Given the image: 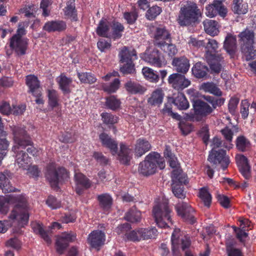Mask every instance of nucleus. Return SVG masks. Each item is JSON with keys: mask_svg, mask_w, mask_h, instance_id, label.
Masks as SVG:
<instances>
[{"mask_svg": "<svg viewBox=\"0 0 256 256\" xmlns=\"http://www.w3.org/2000/svg\"><path fill=\"white\" fill-rule=\"evenodd\" d=\"M9 202L16 204L9 218L18 224L20 226L27 224L29 218L28 204L26 198L24 195L10 196Z\"/></svg>", "mask_w": 256, "mask_h": 256, "instance_id": "obj_1", "label": "nucleus"}, {"mask_svg": "<svg viewBox=\"0 0 256 256\" xmlns=\"http://www.w3.org/2000/svg\"><path fill=\"white\" fill-rule=\"evenodd\" d=\"M102 145L108 148L112 155L118 154V159L123 164H128L132 158V150L126 144H120V150L118 152V144L108 134L104 132L99 136Z\"/></svg>", "mask_w": 256, "mask_h": 256, "instance_id": "obj_2", "label": "nucleus"}, {"mask_svg": "<svg viewBox=\"0 0 256 256\" xmlns=\"http://www.w3.org/2000/svg\"><path fill=\"white\" fill-rule=\"evenodd\" d=\"M200 16L201 12L196 4L188 2L182 5L176 21L180 26H188L198 22Z\"/></svg>", "mask_w": 256, "mask_h": 256, "instance_id": "obj_3", "label": "nucleus"}, {"mask_svg": "<svg viewBox=\"0 0 256 256\" xmlns=\"http://www.w3.org/2000/svg\"><path fill=\"white\" fill-rule=\"evenodd\" d=\"M157 165L160 169L164 168V160L159 154L151 152L146 156L144 160L140 162L138 172L144 176L152 175L156 172Z\"/></svg>", "mask_w": 256, "mask_h": 256, "instance_id": "obj_4", "label": "nucleus"}, {"mask_svg": "<svg viewBox=\"0 0 256 256\" xmlns=\"http://www.w3.org/2000/svg\"><path fill=\"white\" fill-rule=\"evenodd\" d=\"M254 38V34L252 30L246 28L241 32V52L242 58L246 61L256 58Z\"/></svg>", "mask_w": 256, "mask_h": 256, "instance_id": "obj_5", "label": "nucleus"}, {"mask_svg": "<svg viewBox=\"0 0 256 256\" xmlns=\"http://www.w3.org/2000/svg\"><path fill=\"white\" fill-rule=\"evenodd\" d=\"M170 212L166 200H164L154 207L152 214L158 227L164 228L168 226V222L171 220Z\"/></svg>", "mask_w": 256, "mask_h": 256, "instance_id": "obj_6", "label": "nucleus"}, {"mask_svg": "<svg viewBox=\"0 0 256 256\" xmlns=\"http://www.w3.org/2000/svg\"><path fill=\"white\" fill-rule=\"evenodd\" d=\"M12 130L15 144L12 148L13 150H18V148H25L26 146L30 144L31 141L23 128L14 126Z\"/></svg>", "mask_w": 256, "mask_h": 256, "instance_id": "obj_7", "label": "nucleus"}, {"mask_svg": "<svg viewBox=\"0 0 256 256\" xmlns=\"http://www.w3.org/2000/svg\"><path fill=\"white\" fill-rule=\"evenodd\" d=\"M12 130L15 144L12 148L13 150H18V148H25L26 146L30 144L31 141L23 128L14 126Z\"/></svg>", "mask_w": 256, "mask_h": 256, "instance_id": "obj_8", "label": "nucleus"}, {"mask_svg": "<svg viewBox=\"0 0 256 256\" xmlns=\"http://www.w3.org/2000/svg\"><path fill=\"white\" fill-rule=\"evenodd\" d=\"M65 171V169L62 168L56 170L54 164H50L47 167L46 177L52 188H57L59 182L66 176Z\"/></svg>", "mask_w": 256, "mask_h": 256, "instance_id": "obj_9", "label": "nucleus"}, {"mask_svg": "<svg viewBox=\"0 0 256 256\" xmlns=\"http://www.w3.org/2000/svg\"><path fill=\"white\" fill-rule=\"evenodd\" d=\"M178 214L184 220L194 224L196 222L194 210L186 202H182L178 203L176 206Z\"/></svg>", "mask_w": 256, "mask_h": 256, "instance_id": "obj_10", "label": "nucleus"}, {"mask_svg": "<svg viewBox=\"0 0 256 256\" xmlns=\"http://www.w3.org/2000/svg\"><path fill=\"white\" fill-rule=\"evenodd\" d=\"M208 160L214 164L216 166L220 165L224 170L227 168L230 163L229 159L226 156V151L223 150H220L218 151L212 150Z\"/></svg>", "mask_w": 256, "mask_h": 256, "instance_id": "obj_11", "label": "nucleus"}, {"mask_svg": "<svg viewBox=\"0 0 256 256\" xmlns=\"http://www.w3.org/2000/svg\"><path fill=\"white\" fill-rule=\"evenodd\" d=\"M241 175L245 180L243 182H241V189H245L249 186L252 179V170L250 160L242 154H241Z\"/></svg>", "mask_w": 256, "mask_h": 256, "instance_id": "obj_12", "label": "nucleus"}, {"mask_svg": "<svg viewBox=\"0 0 256 256\" xmlns=\"http://www.w3.org/2000/svg\"><path fill=\"white\" fill-rule=\"evenodd\" d=\"M205 58L209 65L211 74H218L222 71L223 58L220 55L207 52L205 54Z\"/></svg>", "mask_w": 256, "mask_h": 256, "instance_id": "obj_13", "label": "nucleus"}, {"mask_svg": "<svg viewBox=\"0 0 256 256\" xmlns=\"http://www.w3.org/2000/svg\"><path fill=\"white\" fill-rule=\"evenodd\" d=\"M168 82L172 88L178 90H183L191 84L190 81L184 76L178 73L170 74L168 76Z\"/></svg>", "mask_w": 256, "mask_h": 256, "instance_id": "obj_14", "label": "nucleus"}, {"mask_svg": "<svg viewBox=\"0 0 256 256\" xmlns=\"http://www.w3.org/2000/svg\"><path fill=\"white\" fill-rule=\"evenodd\" d=\"M166 41L170 42L171 36L169 31L164 26H159L156 28L154 36V44L158 47Z\"/></svg>", "mask_w": 256, "mask_h": 256, "instance_id": "obj_15", "label": "nucleus"}, {"mask_svg": "<svg viewBox=\"0 0 256 256\" xmlns=\"http://www.w3.org/2000/svg\"><path fill=\"white\" fill-rule=\"evenodd\" d=\"M76 236L74 234L64 233L58 237L56 242V250L59 254H62L68 246V244L74 241Z\"/></svg>", "mask_w": 256, "mask_h": 256, "instance_id": "obj_16", "label": "nucleus"}, {"mask_svg": "<svg viewBox=\"0 0 256 256\" xmlns=\"http://www.w3.org/2000/svg\"><path fill=\"white\" fill-rule=\"evenodd\" d=\"M74 180L76 192L79 195L82 194L84 190L91 186L90 180L80 172L75 173Z\"/></svg>", "mask_w": 256, "mask_h": 256, "instance_id": "obj_17", "label": "nucleus"}, {"mask_svg": "<svg viewBox=\"0 0 256 256\" xmlns=\"http://www.w3.org/2000/svg\"><path fill=\"white\" fill-rule=\"evenodd\" d=\"M28 46V40L13 36L10 41V47L18 55H24Z\"/></svg>", "mask_w": 256, "mask_h": 256, "instance_id": "obj_18", "label": "nucleus"}, {"mask_svg": "<svg viewBox=\"0 0 256 256\" xmlns=\"http://www.w3.org/2000/svg\"><path fill=\"white\" fill-rule=\"evenodd\" d=\"M193 106L196 114L202 116H206L214 110L213 108L207 103L200 100L194 102ZM196 119L198 121L200 120L198 118V116H197Z\"/></svg>", "mask_w": 256, "mask_h": 256, "instance_id": "obj_19", "label": "nucleus"}, {"mask_svg": "<svg viewBox=\"0 0 256 256\" xmlns=\"http://www.w3.org/2000/svg\"><path fill=\"white\" fill-rule=\"evenodd\" d=\"M88 242L92 247L99 250L105 242V234L101 230H94L88 236Z\"/></svg>", "mask_w": 256, "mask_h": 256, "instance_id": "obj_20", "label": "nucleus"}, {"mask_svg": "<svg viewBox=\"0 0 256 256\" xmlns=\"http://www.w3.org/2000/svg\"><path fill=\"white\" fill-rule=\"evenodd\" d=\"M26 84L29 88V92L36 97L40 96V84L36 76L34 75L28 76L26 77Z\"/></svg>", "mask_w": 256, "mask_h": 256, "instance_id": "obj_21", "label": "nucleus"}, {"mask_svg": "<svg viewBox=\"0 0 256 256\" xmlns=\"http://www.w3.org/2000/svg\"><path fill=\"white\" fill-rule=\"evenodd\" d=\"M142 58L156 66L161 67L162 62L160 52L156 49L154 50L150 54L146 53L142 56Z\"/></svg>", "mask_w": 256, "mask_h": 256, "instance_id": "obj_22", "label": "nucleus"}, {"mask_svg": "<svg viewBox=\"0 0 256 256\" xmlns=\"http://www.w3.org/2000/svg\"><path fill=\"white\" fill-rule=\"evenodd\" d=\"M66 28V23L62 20H52L46 22L43 26V29L48 32H61Z\"/></svg>", "mask_w": 256, "mask_h": 256, "instance_id": "obj_23", "label": "nucleus"}, {"mask_svg": "<svg viewBox=\"0 0 256 256\" xmlns=\"http://www.w3.org/2000/svg\"><path fill=\"white\" fill-rule=\"evenodd\" d=\"M172 65L176 68L178 72L184 74L187 72L190 66L188 60L184 56L174 58Z\"/></svg>", "mask_w": 256, "mask_h": 256, "instance_id": "obj_24", "label": "nucleus"}, {"mask_svg": "<svg viewBox=\"0 0 256 256\" xmlns=\"http://www.w3.org/2000/svg\"><path fill=\"white\" fill-rule=\"evenodd\" d=\"M10 174L7 172H0V188L4 193L15 192L18 190L10 184Z\"/></svg>", "mask_w": 256, "mask_h": 256, "instance_id": "obj_25", "label": "nucleus"}, {"mask_svg": "<svg viewBox=\"0 0 256 256\" xmlns=\"http://www.w3.org/2000/svg\"><path fill=\"white\" fill-rule=\"evenodd\" d=\"M224 48L229 54L234 56L238 50L236 36L228 34L224 42Z\"/></svg>", "mask_w": 256, "mask_h": 256, "instance_id": "obj_26", "label": "nucleus"}, {"mask_svg": "<svg viewBox=\"0 0 256 256\" xmlns=\"http://www.w3.org/2000/svg\"><path fill=\"white\" fill-rule=\"evenodd\" d=\"M192 73L198 78L208 79L210 76L208 74L209 70L207 66L201 62H196L192 68Z\"/></svg>", "mask_w": 256, "mask_h": 256, "instance_id": "obj_27", "label": "nucleus"}, {"mask_svg": "<svg viewBox=\"0 0 256 256\" xmlns=\"http://www.w3.org/2000/svg\"><path fill=\"white\" fill-rule=\"evenodd\" d=\"M150 148L151 145L148 140L144 138H139L136 140L135 145V154L138 157H140L150 150Z\"/></svg>", "mask_w": 256, "mask_h": 256, "instance_id": "obj_28", "label": "nucleus"}, {"mask_svg": "<svg viewBox=\"0 0 256 256\" xmlns=\"http://www.w3.org/2000/svg\"><path fill=\"white\" fill-rule=\"evenodd\" d=\"M124 88L126 91L132 94H143L146 90V88L134 82L129 80L124 84Z\"/></svg>", "mask_w": 256, "mask_h": 256, "instance_id": "obj_29", "label": "nucleus"}, {"mask_svg": "<svg viewBox=\"0 0 256 256\" xmlns=\"http://www.w3.org/2000/svg\"><path fill=\"white\" fill-rule=\"evenodd\" d=\"M22 148H18V150H13L16 154V163L20 168H26L30 162L28 155L24 152Z\"/></svg>", "mask_w": 256, "mask_h": 256, "instance_id": "obj_30", "label": "nucleus"}, {"mask_svg": "<svg viewBox=\"0 0 256 256\" xmlns=\"http://www.w3.org/2000/svg\"><path fill=\"white\" fill-rule=\"evenodd\" d=\"M252 228L251 222L248 219L241 218V244H243L244 246H246L245 242L249 240L247 232Z\"/></svg>", "mask_w": 256, "mask_h": 256, "instance_id": "obj_31", "label": "nucleus"}, {"mask_svg": "<svg viewBox=\"0 0 256 256\" xmlns=\"http://www.w3.org/2000/svg\"><path fill=\"white\" fill-rule=\"evenodd\" d=\"M204 28L206 33L212 36L216 35L219 30L218 22L212 20H206L203 22Z\"/></svg>", "mask_w": 256, "mask_h": 256, "instance_id": "obj_32", "label": "nucleus"}, {"mask_svg": "<svg viewBox=\"0 0 256 256\" xmlns=\"http://www.w3.org/2000/svg\"><path fill=\"white\" fill-rule=\"evenodd\" d=\"M141 212L140 210H138L136 207H132L126 213L124 218L130 222L138 223L141 220Z\"/></svg>", "mask_w": 256, "mask_h": 256, "instance_id": "obj_33", "label": "nucleus"}, {"mask_svg": "<svg viewBox=\"0 0 256 256\" xmlns=\"http://www.w3.org/2000/svg\"><path fill=\"white\" fill-rule=\"evenodd\" d=\"M172 102L179 109L184 110L188 108L189 104L184 94L179 92L172 98Z\"/></svg>", "mask_w": 256, "mask_h": 256, "instance_id": "obj_34", "label": "nucleus"}, {"mask_svg": "<svg viewBox=\"0 0 256 256\" xmlns=\"http://www.w3.org/2000/svg\"><path fill=\"white\" fill-rule=\"evenodd\" d=\"M110 30V28L108 22L106 20H102L96 28V32L99 36L108 38L111 36Z\"/></svg>", "mask_w": 256, "mask_h": 256, "instance_id": "obj_35", "label": "nucleus"}, {"mask_svg": "<svg viewBox=\"0 0 256 256\" xmlns=\"http://www.w3.org/2000/svg\"><path fill=\"white\" fill-rule=\"evenodd\" d=\"M64 15L72 20L76 21L77 14L76 10L74 0H70L66 2V6L64 9Z\"/></svg>", "mask_w": 256, "mask_h": 256, "instance_id": "obj_36", "label": "nucleus"}, {"mask_svg": "<svg viewBox=\"0 0 256 256\" xmlns=\"http://www.w3.org/2000/svg\"><path fill=\"white\" fill-rule=\"evenodd\" d=\"M164 94L160 90H156L151 94L148 100V103L151 106H159L162 104Z\"/></svg>", "mask_w": 256, "mask_h": 256, "instance_id": "obj_37", "label": "nucleus"}, {"mask_svg": "<svg viewBox=\"0 0 256 256\" xmlns=\"http://www.w3.org/2000/svg\"><path fill=\"white\" fill-rule=\"evenodd\" d=\"M57 81L59 86L64 94L70 92V85L72 82L70 78H67L64 74H61L58 78Z\"/></svg>", "mask_w": 256, "mask_h": 256, "instance_id": "obj_38", "label": "nucleus"}, {"mask_svg": "<svg viewBox=\"0 0 256 256\" xmlns=\"http://www.w3.org/2000/svg\"><path fill=\"white\" fill-rule=\"evenodd\" d=\"M200 89L216 96H220L222 94L220 89L213 82H204L202 84Z\"/></svg>", "mask_w": 256, "mask_h": 256, "instance_id": "obj_39", "label": "nucleus"}, {"mask_svg": "<svg viewBox=\"0 0 256 256\" xmlns=\"http://www.w3.org/2000/svg\"><path fill=\"white\" fill-rule=\"evenodd\" d=\"M236 242L233 238L227 240L226 250L228 256H240V250L235 248Z\"/></svg>", "mask_w": 256, "mask_h": 256, "instance_id": "obj_40", "label": "nucleus"}, {"mask_svg": "<svg viewBox=\"0 0 256 256\" xmlns=\"http://www.w3.org/2000/svg\"><path fill=\"white\" fill-rule=\"evenodd\" d=\"M172 178L173 183L178 182L180 184H186V179L184 174H182V170L179 168H174L172 170Z\"/></svg>", "mask_w": 256, "mask_h": 256, "instance_id": "obj_41", "label": "nucleus"}, {"mask_svg": "<svg viewBox=\"0 0 256 256\" xmlns=\"http://www.w3.org/2000/svg\"><path fill=\"white\" fill-rule=\"evenodd\" d=\"M164 53L167 54L168 56L172 58L178 52V50L176 46L170 43V42H166L158 46Z\"/></svg>", "mask_w": 256, "mask_h": 256, "instance_id": "obj_42", "label": "nucleus"}, {"mask_svg": "<svg viewBox=\"0 0 256 256\" xmlns=\"http://www.w3.org/2000/svg\"><path fill=\"white\" fill-rule=\"evenodd\" d=\"M124 26L118 22H113L112 26V34L111 36L114 39L120 38L122 36V32L124 30Z\"/></svg>", "mask_w": 256, "mask_h": 256, "instance_id": "obj_43", "label": "nucleus"}, {"mask_svg": "<svg viewBox=\"0 0 256 256\" xmlns=\"http://www.w3.org/2000/svg\"><path fill=\"white\" fill-rule=\"evenodd\" d=\"M199 197L204 206L208 208L210 206L212 202V196L206 188H202L200 190Z\"/></svg>", "mask_w": 256, "mask_h": 256, "instance_id": "obj_44", "label": "nucleus"}, {"mask_svg": "<svg viewBox=\"0 0 256 256\" xmlns=\"http://www.w3.org/2000/svg\"><path fill=\"white\" fill-rule=\"evenodd\" d=\"M142 72L144 77L151 82H156L159 80V76L157 73L148 67L144 68L142 70Z\"/></svg>", "mask_w": 256, "mask_h": 256, "instance_id": "obj_45", "label": "nucleus"}, {"mask_svg": "<svg viewBox=\"0 0 256 256\" xmlns=\"http://www.w3.org/2000/svg\"><path fill=\"white\" fill-rule=\"evenodd\" d=\"M98 200L101 207L104 210H108L111 206L112 204V198L111 196L108 194H102L98 197Z\"/></svg>", "mask_w": 256, "mask_h": 256, "instance_id": "obj_46", "label": "nucleus"}, {"mask_svg": "<svg viewBox=\"0 0 256 256\" xmlns=\"http://www.w3.org/2000/svg\"><path fill=\"white\" fill-rule=\"evenodd\" d=\"M78 77L82 82L92 84L94 83L96 78L90 72H78Z\"/></svg>", "mask_w": 256, "mask_h": 256, "instance_id": "obj_47", "label": "nucleus"}, {"mask_svg": "<svg viewBox=\"0 0 256 256\" xmlns=\"http://www.w3.org/2000/svg\"><path fill=\"white\" fill-rule=\"evenodd\" d=\"M120 62L122 63L132 62V56L136 54L132 52H130L126 47H124L119 54Z\"/></svg>", "mask_w": 256, "mask_h": 256, "instance_id": "obj_48", "label": "nucleus"}, {"mask_svg": "<svg viewBox=\"0 0 256 256\" xmlns=\"http://www.w3.org/2000/svg\"><path fill=\"white\" fill-rule=\"evenodd\" d=\"M120 81L118 78H114L110 84H104L102 86L104 91L108 93L116 92L120 87Z\"/></svg>", "mask_w": 256, "mask_h": 256, "instance_id": "obj_49", "label": "nucleus"}, {"mask_svg": "<svg viewBox=\"0 0 256 256\" xmlns=\"http://www.w3.org/2000/svg\"><path fill=\"white\" fill-rule=\"evenodd\" d=\"M106 106L110 110H116L118 109L120 104V101L115 96H112L106 98Z\"/></svg>", "mask_w": 256, "mask_h": 256, "instance_id": "obj_50", "label": "nucleus"}, {"mask_svg": "<svg viewBox=\"0 0 256 256\" xmlns=\"http://www.w3.org/2000/svg\"><path fill=\"white\" fill-rule=\"evenodd\" d=\"M101 116L103 122L106 124L113 125L118 122V118L110 113H102Z\"/></svg>", "mask_w": 256, "mask_h": 256, "instance_id": "obj_51", "label": "nucleus"}, {"mask_svg": "<svg viewBox=\"0 0 256 256\" xmlns=\"http://www.w3.org/2000/svg\"><path fill=\"white\" fill-rule=\"evenodd\" d=\"M33 230L34 232L36 234H38L40 235L42 238L48 243V244H50L52 242V240L46 233V232H45L44 229L42 228L41 225L39 224H36L35 226H33Z\"/></svg>", "mask_w": 256, "mask_h": 256, "instance_id": "obj_52", "label": "nucleus"}, {"mask_svg": "<svg viewBox=\"0 0 256 256\" xmlns=\"http://www.w3.org/2000/svg\"><path fill=\"white\" fill-rule=\"evenodd\" d=\"M157 230L155 228H152L150 230L140 229V239L144 240L154 238L156 234Z\"/></svg>", "mask_w": 256, "mask_h": 256, "instance_id": "obj_53", "label": "nucleus"}, {"mask_svg": "<svg viewBox=\"0 0 256 256\" xmlns=\"http://www.w3.org/2000/svg\"><path fill=\"white\" fill-rule=\"evenodd\" d=\"M162 10L160 7L156 6H152L148 10L146 17L150 20H153L160 14Z\"/></svg>", "mask_w": 256, "mask_h": 256, "instance_id": "obj_54", "label": "nucleus"}, {"mask_svg": "<svg viewBox=\"0 0 256 256\" xmlns=\"http://www.w3.org/2000/svg\"><path fill=\"white\" fill-rule=\"evenodd\" d=\"M208 42L205 43V48L206 49V53L210 52L214 54L218 48V42L214 39H208Z\"/></svg>", "mask_w": 256, "mask_h": 256, "instance_id": "obj_55", "label": "nucleus"}, {"mask_svg": "<svg viewBox=\"0 0 256 256\" xmlns=\"http://www.w3.org/2000/svg\"><path fill=\"white\" fill-rule=\"evenodd\" d=\"M48 96L50 106L52 108L56 106L58 104L56 92L54 90H48Z\"/></svg>", "mask_w": 256, "mask_h": 256, "instance_id": "obj_56", "label": "nucleus"}, {"mask_svg": "<svg viewBox=\"0 0 256 256\" xmlns=\"http://www.w3.org/2000/svg\"><path fill=\"white\" fill-rule=\"evenodd\" d=\"M172 192L176 197L179 198H184L186 197V194L184 191L183 187L176 184V183H172Z\"/></svg>", "mask_w": 256, "mask_h": 256, "instance_id": "obj_57", "label": "nucleus"}, {"mask_svg": "<svg viewBox=\"0 0 256 256\" xmlns=\"http://www.w3.org/2000/svg\"><path fill=\"white\" fill-rule=\"evenodd\" d=\"M214 0L212 4L208 5L206 8V14L210 18H214L216 16V2Z\"/></svg>", "mask_w": 256, "mask_h": 256, "instance_id": "obj_58", "label": "nucleus"}, {"mask_svg": "<svg viewBox=\"0 0 256 256\" xmlns=\"http://www.w3.org/2000/svg\"><path fill=\"white\" fill-rule=\"evenodd\" d=\"M252 144L249 140L244 136H241V152H245L250 150Z\"/></svg>", "mask_w": 256, "mask_h": 256, "instance_id": "obj_59", "label": "nucleus"}, {"mask_svg": "<svg viewBox=\"0 0 256 256\" xmlns=\"http://www.w3.org/2000/svg\"><path fill=\"white\" fill-rule=\"evenodd\" d=\"M128 240L132 241H138L140 240V229L132 230L125 234Z\"/></svg>", "mask_w": 256, "mask_h": 256, "instance_id": "obj_60", "label": "nucleus"}, {"mask_svg": "<svg viewBox=\"0 0 256 256\" xmlns=\"http://www.w3.org/2000/svg\"><path fill=\"white\" fill-rule=\"evenodd\" d=\"M46 203L48 206L52 209H56L61 206L60 202L57 200L56 198L52 196L48 197Z\"/></svg>", "mask_w": 256, "mask_h": 256, "instance_id": "obj_61", "label": "nucleus"}, {"mask_svg": "<svg viewBox=\"0 0 256 256\" xmlns=\"http://www.w3.org/2000/svg\"><path fill=\"white\" fill-rule=\"evenodd\" d=\"M120 70L124 74H132L135 72L134 64L132 62H126V64L120 68Z\"/></svg>", "mask_w": 256, "mask_h": 256, "instance_id": "obj_62", "label": "nucleus"}, {"mask_svg": "<svg viewBox=\"0 0 256 256\" xmlns=\"http://www.w3.org/2000/svg\"><path fill=\"white\" fill-rule=\"evenodd\" d=\"M216 14L218 13V14L222 18H224L228 13V10L222 4V2L218 0L216 2Z\"/></svg>", "mask_w": 256, "mask_h": 256, "instance_id": "obj_63", "label": "nucleus"}, {"mask_svg": "<svg viewBox=\"0 0 256 256\" xmlns=\"http://www.w3.org/2000/svg\"><path fill=\"white\" fill-rule=\"evenodd\" d=\"M0 112L6 116L10 115L12 113V108L9 103L3 102L0 104Z\"/></svg>", "mask_w": 256, "mask_h": 256, "instance_id": "obj_64", "label": "nucleus"}]
</instances>
